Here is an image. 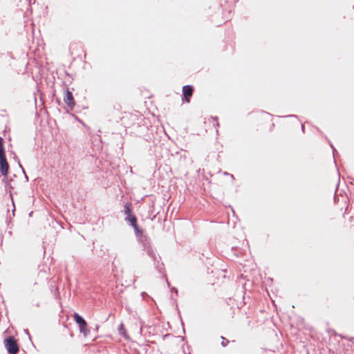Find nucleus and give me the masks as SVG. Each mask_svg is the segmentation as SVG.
I'll return each instance as SVG.
<instances>
[{
    "mask_svg": "<svg viewBox=\"0 0 354 354\" xmlns=\"http://www.w3.org/2000/svg\"><path fill=\"white\" fill-rule=\"evenodd\" d=\"M9 165L6 160V155L0 156V172L2 175L6 176L8 172Z\"/></svg>",
    "mask_w": 354,
    "mask_h": 354,
    "instance_id": "7ed1b4c3",
    "label": "nucleus"
},
{
    "mask_svg": "<svg viewBox=\"0 0 354 354\" xmlns=\"http://www.w3.org/2000/svg\"><path fill=\"white\" fill-rule=\"evenodd\" d=\"M263 117L268 120L272 121V115L268 113H264Z\"/></svg>",
    "mask_w": 354,
    "mask_h": 354,
    "instance_id": "9d476101",
    "label": "nucleus"
},
{
    "mask_svg": "<svg viewBox=\"0 0 354 354\" xmlns=\"http://www.w3.org/2000/svg\"><path fill=\"white\" fill-rule=\"evenodd\" d=\"M78 326L80 333H82L84 337H86L89 333V329L88 328L86 322H84L82 325Z\"/></svg>",
    "mask_w": 354,
    "mask_h": 354,
    "instance_id": "39448f33",
    "label": "nucleus"
},
{
    "mask_svg": "<svg viewBox=\"0 0 354 354\" xmlns=\"http://www.w3.org/2000/svg\"><path fill=\"white\" fill-rule=\"evenodd\" d=\"M194 88L192 86L187 85L183 87V97L186 102L189 103L193 95Z\"/></svg>",
    "mask_w": 354,
    "mask_h": 354,
    "instance_id": "f03ea898",
    "label": "nucleus"
},
{
    "mask_svg": "<svg viewBox=\"0 0 354 354\" xmlns=\"http://www.w3.org/2000/svg\"><path fill=\"white\" fill-rule=\"evenodd\" d=\"M4 345L9 354H17L19 348L14 337H9L4 340Z\"/></svg>",
    "mask_w": 354,
    "mask_h": 354,
    "instance_id": "f257e3e1",
    "label": "nucleus"
},
{
    "mask_svg": "<svg viewBox=\"0 0 354 354\" xmlns=\"http://www.w3.org/2000/svg\"><path fill=\"white\" fill-rule=\"evenodd\" d=\"M124 214L127 216L133 215L131 214V203H127L125 204V205H124Z\"/></svg>",
    "mask_w": 354,
    "mask_h": 354,
    "instance_id": "6e6552de",
    "label": "nucleus"
},
{
    "mask_svg": "<svg viewBox=\"0 0 354 354\" xmlns=\"http://www.w3.org/2000/svg\"><path fill=\"white\" fill-rule=\"evenodd\" d=\"M128 220L131 223V225L134 227L135 230H137V218L134 215H131L128 216Z\"/></svg>",
    "mask_w": 354,
    "mask_h": 354,
    "instance_id": "0eeeda50",
    "label": "nucleus"
},
{
    "mask_svg": "<svg viewBox=\"0 0 354 354\" xmlns=\"http://www.w3.org/2000/svg\"><path fill=\"white\" fill-rule=\"evenodd\" d=\"M119 330L122 334L124 335L125 328L122 324L120 325Z\"/></svg>",
    "mask_w": 354,
    "mask_h": 354,
    "instance_id": "9b49d317",
    "label": "nucleus"
},
{
    "mask_svg": "<svg viewBox=\"0 0 354 354\" xmlns=\"http://www.w3.org/2000/svg\"><path fill=\"white\" fill-rule=\"evenodd\" d=\"M64 102L72 109L75 106V100L72 93L67 90L64 97Z\"/></svg>",
    "mask_w": 354,
    "mask_h": 354,
    "instance_id": "20e7f679",
    "label": "nucleus"
},
{
    "mask_svg": "<svg viewBox=\"0 0 354 354\" xmlns=\"http://www.w3.org/2000/svg\"><path fill=\"white\" fill-rule=\"evenodd\" d=\"M73 319L78 325H82L86 321L77 313L73 314Z\"/></svg>",
    "mask_w": 354,
    "mask_h": 354,
    "instance_id": "423d86ee",
    "label": "nucleus"
},
{
    "mask_svg": "<svg viewBox=\"0 0 354 354\" xmlns=\"http://www.w3.org/2000/svg\"><path fill=\"white\" fill-rule=\"evenodd\" d=\"M5 151L3 147V139L0 137V156H5Z\"/></svg>",
    "mask_w": 354,
    "mask_h": 354,
    "instance_id": "1a4fd4ad",
    "label": "nucleus"
}]
</instances>
